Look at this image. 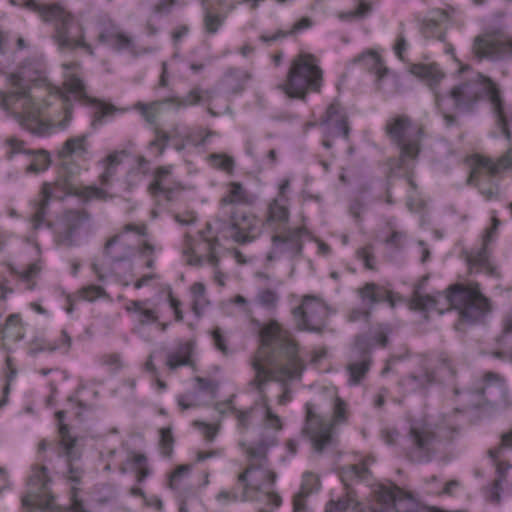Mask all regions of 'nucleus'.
Wrapping results in <instances>:
<instances>
[{
    "label": "nucleus",
    "instance_id": "nucleus-34",
    "mask_svg": "<svg viewBox=\"0 0 512 512\" xmlns=\"http://www.w3.org/2000/svg\"><path fill=\"white\" fill-rule=\"evenodd\" d=\"M87 152V136L80 135L68 138L61 149L58 151V157L63 160V164L68 166L73 165L72 163L65 162L73 155L81 156ZM71 170V167H69Z\"/></svg>",
    "mask_w": 512,
    "mask_h": 512
},
{
    "label": "nucleus",
    "instance_id": "nucleus-41",
    "mask_svg": "<svg viewBox=\"0 0 512 512\" xmlns=\"http://www.w3.org/2000/svg\"><path fill=\"white\" fill-rule=\"evenodd\" d=\"M146 301L132 300L129 301L125 307L129 313H135L138 317V322L141 325H147L158 321L157 312L154 309L145 307Z\"/></svg>",
    "mask_w": 512,
    "mask_h": 512
},
{
    "label": "nucleus",
    "instance_id": "nucleus-55",
    "mask_svg": "<svg viewBox=\"0 0 512 512\" xmlns=\"http://www.w3.org/2000/svg\"><path fill=\"white\" fill-rule=\"evenodd\" d=\"M79 294L82 299L90 301V302H93L98 298H103V297L108 296L106 291L104 290V288L101 286H98V285H89V286L83 287L79 291Z\"/></svg>",
    "mask_w": 512,
    "mask_h": 512
},
{
    "label": "nucleus",
    "instance_id": "nucleus-20",
    "mask_svg": "<svg viewBox=\"0 0 512 512\" xmlns=\"http://www.w3.org/2000/svg\"><path fill=\"white\" fill-rule=\"evenodd\" d=\"M47 469L41 467L37 469L30 477V482L39 485L43 490L46 488ZM23 505L31 509V512H60L55 503L54 497L43 491L42 495L37 497L26 496L22 500Z\"/></svg>",
    "mask_w": 512,
    "mask_h": 512
},
{
    "label": "nucleus",
    "instance_id": "nucleus-42",
    "mask_svg": "<svg viewBox=\"0 0 512 512\" xmlns=\"http://www.w3.org/2000/svg\"><path fill=\"white\" fill-rule=\"evenodd\" d=\"M350 506H353L355 512L360 509H368V506H363L357 502L353 491H348L346 495L337 501L331 500L327 503L325 512H345Z\"/></svg>",
    "mask_w": 512,
    "mask_h": 512
},
{
    "label": "nucleus",
    "instance_id": "nucleus-16",
    "mask_svg": "<svg viewBox=\"0 0 512 512\" xmlns=\"http://www.w3.org/2000/svg\"><path fill=\"white\" fill-rule=\"evenodd\" d=\"M71 170L67 164L61 167L59 179L56 180V187H59V191L63 197L69 194H75L78 197L89 201L92 199L105 200L108 194L105 190L96 186H86L77 188L73 183V176L77 174L80 168L77 165H70Z\"/></svg>",
    "mask_w": 512,
    "mask_h": 512
},
{
    "label": "nucleus",
    "instance_id": "nucleus-4",
    "mask_svg": "<svg viewBox=\"0 0 512 512\" xmlns=\"http://www.w3.org/2000/svg\"><path fill=\"white\" fill-rule=\"evenodd\" d=\"M26 7L37 13L44 22L54 23V40L59 49L74 50L81 47L93 54L92 47L85 42L82 25L60 4H42L36 0H28Z\"/></svg>",
    "mask_w": 512,
    "mask_h": 512
},
{
    "label": "nucleus",
    "instance_id": "nucleus-13",
    "mask_svg": "<svg viewBox=\"0 0 512 512\" xmlns=\"http://www.w3.org/2000/svg\"><path fill=\"white\" fill-rule=\"evenodd\" d=\"M222 217L229 222L230 237L237 243H250L260 235V221L254 215L237 210Z\"/></svg>",
    "mask_w": 512,
    "mask_h": 512
},
{
    "label": "nucleus",
    "instance_id": "nucleus-28",
    "mask_svg": "<svg viewBox=\"0 0 512 512\" xmlns=\"http://www.w3.org/2000/svg\"><path fill=\"white\" fill-rule=\"evenodd\" d=\"M63 198L62 193L59 191V187H56V181L54 183H43L40 191V199L35 204V212L32 216L34 229L40 228L44 223L50 200Z\"/></svg>",
    "mask_w": 512,
    "mask_h": 512
},
{
    "label": "nucleus",
    "instance_id": "nucleus-54",
    "mask_svg": "<svg viewBox=\"0 0 512 512\" xmlns=\"http://www.w3.org/2000/svg\"><path fill=\"white\" fill-rule=\"evenodd\" d=\"M174 445V438L170 427L162 428L160 430V448L161 453L169 457L172 454Z\"/></svg>",
    "mask_w": 512,
    "mask_h": 512
},
{
    "label": "nucleus",
    "instance_id": "nucleus-53",
    "mask_svg": "<svg viewBox=\"0 0 512 512\" xmlns=\"http://www.w3.org/2000/svg\"><path fill=\"white\" fill-rule=\"evenodd\" d=\"M6 145L8 150L6 152V156L8 159H12L16 154L24 153L29 154L31 152L30 149L26 148V143L18 139L16 137H9L6 139Z\"/></svg>",
    "mask_w": 512,
    "mask_h": 512
},
{
    "label": "nucleus",
    "instance_id": "nucleus-37",
    "mask_svg": "<svg viewBox=\"0 0 512 512\" xmlns=\"http://www.w3.org/2000/svg\"><path fill=\"white\" fill-rule=\"evenodd\" d=\"M192 351L193 344L191 342L180 343L174 351L168 353L166 365L171 370L177 369L180 366L191 365Z\"/></svg>",
    "mask_w": 512,
    "mask_h": 512
},
{
    "label": "nucleus",
    "instance_id": "nucleus-12",
    "mask_svg": "<svg viewBox=\"0 0 512 512\" xmlns=\"http://www.w3.org/2000/svg\"><path fill=\"white\" fill-rule=\"evenodd\" d=\"M500 35L495 30L476 36L472 46L474 56L479 60L512 57V38H498Z\"/></svg>",
    "mask_w": 512,
    "mask_h": 512
},
{
    "label": "nucleus",
    "instance_id": "nucleus-61",
    "mask_svg": "<svg viewBox=\"0 0 512 512\" xmlns=\"http://www.w3.org/2000/svg\"><path fill=\"white\" fill-rule=\"evenodd\" d=\"M450 19V12L444 9H434L430 13L427 23L434 26L447 22Z\"/></svg>",
    "mask_w": 512,
    "mask_h": 512
},
{
    "label": "nucleus",
    "instance_id": "nucleus-30",
    "mask_svg": "<svg viewBox=\"0 0 512 512\" xmlns=\"http://www.w3.org/2000/svg\"><path fill=\"white\" fill-rule=\"evenodd\" d=\"M465 260L469 268V273H485L490 276H496V267L489 258V251L486 246L481 245L480 248L464 251Z\"/></svg>",
    "mask_w": 512,
    "mask_h": 512
},
{
    "label": "nucleus",
    "instance_id": "nucleus-8",
    "mask_svg": "<svg viewBox=\"0 0 512 512\" xmlns=\"http://www.w3.org/2000/svg\"><path fill=\"white\" fill-rule=\"evenodd\" d=\"M478 100L476 85L462 82L451 88L448 94L435 93V105L442 113L445 124L450 127L457 123L453 110H470Z\"/></svg>",
    "mask_w": 512,
    "mask_h": 512
},
{
    "label": "nucleus",
    "instance_id": "nucleus-25",
    "mask_svg": "<svg viewBox=\"0 0 512 512\" xmlns=\"http://www.w3.org/2000/svg\"><path fill=\"white\" fill-rule=\"evenodd\" d=\"M420 368L419 372L411 373L400 380L399 385L406 392L412 393L427 389L429 386L436 383V373L431 371L429 360L426 357L421 358Z\"/></svg>",
    "mask_w": 512,
    "mask_h": 512
},
{
    "label": "nucleus",
    "instance_id": "nucleus-5",
    "mask_svg": "<svg viewBox=\"0 0 512 512\" xmlns=\"http://www.w3.org/2000/svg\"><path fill=\"white\" fill-rule=\"evenodd\" d=\"M323 72L318 59L309 53H300L292 61L286 80L279 87L292 98L304 99L308 91H319Z\"/></svg>",
    "mask_w": 512,
    "mask_h": 512
},
{
    "label": "nucleus",
    "instance_id": "nucleus-3",
    "mask_svg": "<svg viewBox=\"0 0 512 512\" xmlns=\"http://www.w3.org/2000/svg\"><path fill=\"white\" fill-rule=\"evenodd\" d=\"M12 90L8 93L0 91V106L25 129L36 136L50 133L52 125L40 120L41 106L30 95V82L27 71L21 69L7 75Z\"/></svg>",
    "mask_w": 512,
    "mask_h": 512
},
{
    "label": "nucleus",
    "instance_id": "nucleus-39",
    "mask_svg": "<svg viewBox=\"0 0 512 512\" xmlns=\"http://www.w3.org/2000/svg\"><path fill=\"white\" fill-rule=\"evenodd\" d=\"M250 79L251 74L248 71L231 68L223 78V85L231 93H240Z\"/></svg>",
    "mask_w": 512,
    "mask_h": 512
},
{
    "label": "nucleus",
    "instance_id": "nucleus-63",
    "mask_svg": "<svg viewBox=\"0 0 512 512\" xmlns=\"http://www.w3.org/2000/svg\"><path fill=\"white\" fill-rule=\"evenodd\" d=\"M389 333L390 329L387 326L379 325L374 331L373 340L381 347H385L388 343Z\"/></svg>",
    "mask_w": 512,
    "mask_h": 512
},
{
    "label": "nucleus",
    "instance_id": "nucleus-6",
    "mask_svg": "<svg viewBox=\"0 0 512 512\" xmlns=\"http://www.w3.org/2000/svg\"><path fill=\"white\" fill-rule=\"evenodd\" d=\"M385 132L390 140L400 149V161L414 160L421 150L424 136L423 126L406 114L390 118L385 125Z\"/></svg>",
    "mask_w": 512,
    "mask_h": 512
},
{
    "label": "nucleus",
    "instance_id": "nucleus-21",
    "mask_svg": "<svg viewBox=\"0 0 512 512\" xmlns=\"http://www.w3.org/2000/svg\"><path fill=\"white\" fill-rule=\"evenodd\" d=\"M90 220V214L83 209L67 210L60 218L59 239L67 245L74 244L75 236Z\"/></svg>",
    "mask_w": 512,
    "mask_h": 512
},
{
    "label": "nucleus",
    "instance_id": "nucleus-45",
    "mask_svg": "<svg viewBox=\"0 0 512 512\" xmlns=\"http://www.w3.org/2000/svg\"><path fill=\"white\" fill-rule=\"evenodd\" d=\"M480 167L488 168L492 174H498L503 170L512 168V146L497 161L486 157L480 160Z\"/></svg>",
    "mask_w": 512,
    "mask_h": 512
},
{
    "label": "nucleus",
    "instance_id": "nucleus-58",
    "mask_svg": "<svg viewBox=\"0 0 512 512\" xmlns=\"http://www.w3.org/2000/svg\"><path fill=\"white\" fill-rule=\"evenodd\" d=\"M370 10H371V6L369 3L360 1L358 6L355 9L350 10L345 13H342L340 15V17L342 19H352V18L361 19V18L365 17L370 12Z\"/></svg>",
    "mask_w": 512,
    "mask_h": 512
},
{
    "label": "nucleus",
    "instance_id": "nucleus-51",
    "mask_svg": "<svg viewBox=\"0 0 512 512\" xmlns=\"http://www.w3.org/2000/svg\"><path fill=\"white\" fill-rule=\"evenodd\" d=\"M256 300L261 306L267 309H274L279 301V295L276 289L269 287L261 288L257 292Z\"/></svg>",
    "mask_w": 512,
    "mask_h": 512
},
{
    "label": "nucleus",
    "instance_id": "nucleus-2",
    "mask_svg": "<svg viewBox=\"0 0 512 512\" xmlns=\"http://www.w3.org/2000/svg\"><path fill=\"white\" fill-rule=\"evenodd\" d=\"M422 284H418L411 296V307L421 311L437 310L439 314L443 310L438 308L440 298L444 299L451 308L459 312V319L463 322L474 324L482 321L492 310L490 300L482 294L479 284L455 283L446 289V293L433 297L421 292Z\"/></svg>",
    "mask_w": 512,
    "mask_h": 512
},
{
    "label": "nucleus",
    "instance_id": "nucleus-27",
    "mask_svg": "<svg viewBox=\"0 0 512 512\" xmlns=\"http://www.w3.org/2000/svg\"><path fill=\"white\" fill-rule=\"evenodd\" d=\"M409 71L415 77L421 79L433 93H439L438 87L445 79L446 74L436 63L412 64Z\"/></svg>",
    "mask_w": 512,
    "mask_h": 512
},
{
    "label": "nucleus",
    "instance_id": "nucleus-33",
    "mask_svg": "<svg viewBox=\"0 0 512 512\" xmlns=\"http://www.w3.org/2000/svg\"><path fill=\"white\" fill-rule=\"evenodd\" d=\"M483 379L486 382V386L482 389V393H484L485 390L489 388L490 384H496L500 393V398L494 401V405L502 409L511 408L512 399L505 384V379L501 375L494 372L485 373Z\"/></svg>",
    "mask_w": 512,
    "mask_h": 512
},
{
    "label": "nucleus",
    "instance_id": "nucleus-9",
    "mask_svg": "<svg viewBox=\"0 0 512 512\" xmlns=\"http://www.w3.org/2000/svg\"><path fill=\"white\" fill-rule=\"evenodd\" d=\"M441 440L440 431L432 424L412 423L407 434L409 457L417 462L429 461Z\"/></svg>",
    "mask_w": 512,
    "mask_h": 512
},
{
    "label": "nucleus",
    "instance_id": "nucleus-11",
    "mask_svg": "<svg viewBox=\"0 0 512 512\" xmlns=\"http://www.w3.org/2000/svg\"><path fill=\"white\" fill-rule=\"evenodd\" d=\"M238 482L243 484L242 501L256 500L255 494L269 489L275 482L276 474L255 464H250L238 475Z\"/></svg>",
    "mask_w": 512,
    "mask_h": 512
},
{
    "label": "nucleus",
    "instance_id": "nucleus-17",
    "mask_svg": "<svg viewBox=\"0 0 512 512\" xmlns=\"http://www.w3.org/2000/svg\"><path fill=\"white\" fill-rule=\"evenodd\" d=\"M172 171V165L159 166L153 171L152 180L147 187L153 198L163 197L167 201H172L175 194L182 190L181 184L173 180Z\"/></svg>",
    "mask_w": 512,
    "mask_h": 512
},
{
    "label": "nucleus",
    "instance_id": "nucleus-50",
    "mask_svg": "<svg viewBox=\"0 0 512 512\" xmlns=\"http://www.w3.org/2000/svg\"><path fill=\"white\" fill-rule=\"evenodd\" d=\"M164 103H168L166 99L162 101H154L148 104L138 102L135 104V109L148 123L154 124L156 122L157 116L161 111V106Z\"/></svg>",
    "mask_w": 512,
    "mask_h": 512
},
{
    "label": "nucleus",
    "instance_id": "nucleus-64",
    "mask_svg": "<svg viewBox=\"0 0 512 512\" xmlns=\"http://www.w3.org/2000/svg\"><path fill=\"white\" fill-rule=\"evenodd\" d=\"M170 136L167 132L162 130L156 131V139L151 142L152 146L158 147V156H162L168 143Z\"/></svg>",
    "mask_w": 512,
    "mask_h": 512
},
{
    "label": "nucleus",
    "instance_id": "nucleus-52",
    "mask_svg": "<svg viewBox=\"0 0 512 512\" xmlns=\"http://www.w3.org/2000/svg\"><path fill=\"white\" fill-rule=\"evenodd\" d=\"M263 415L260 418L263 420L264 425L268 428H272L275 432H279L282 429V422L278 415L273 413L269 408L266 397L263 396Z\"/></svg>",
    "mask_w": 512,
    "mask_h": 512
},
{
    "label": "nucleus",
    "instance_id": "nucleus-57",
    "mask_svg": "<svg viewBox=\"0 0 512 512\" xmlns=\"http://www.w3.org/2000/svg\"><path fill=\"white\" fill-rule=\"evenodd\" d=\"M222 23L223 18L220 15L214 14L210 11L206 12L204 16V27L209 34L216 33Z\"/></svg>",
    "mask_w": 512,
    "mask_h": 512
},
{
    "label": "nucleus",
    "instance_id": "nucleus-35",
    "mask_svg": "<svg viewBox=\"0 0 512 512\" xmlns=\"http://www.w3.org/2000/svg\"><path fill=\"white\" fill-rule=\"evenodd\" d=\"M232 415L237 420V427L242 432L247 431L253 424H255L263 415V409L254 404L246 409H232Z\"/></svg>",
    "mask_w": 512,
    "mask_h": 512
},
{
    "label": "nucleus",
    "instance_id": "nucleus-7",
    "mask_svg": "<svg viewBox=\"0 0 512 512\" xmlns=\"http://www.w3.org/2000/svg\"><path fill=\"white\" fill-rule=\"evenodd\" d=\"M357 512H419L413 497L394 484H380L373 490L368 509Z\"/></svg>",
    "mask_w": 512,
    "mask_h": 512
},
{
    "label": "nucleus",
    "instance_id": "nucleus-14",
    "mask_svg": "<svg viewBox=\"0 0 512 512\" xmlns=\"http://www.w3.org/2000/svg\"><path fill=\"white\" fill-rule=\"evenodd\" d=\"M305 409L306 420L302 433L309 436L315 451L321 453L331 443L332 425L316 412L313 404L307 403Z\"/></svg>",
    "mask_w": 512,
    "mask_h": 512
},
{
    "label": "nucleus",
    "instance_id": "nucleus-46",
    "mask_svg": "<svg viewBox=\"0 0 512 512\" xmlns=\"http://www.w3.org/2000/svg\"><path fill=\"white\" fill-rule=\"evenodd\" d=\"M204 94L208 95L209 92H204L201 88L194 87L184 97L167 98L166 101L174 104L179 109L199 104L203 100Z\"/></svg>",
    "mask_w": 512,
    "mask_h": 512
},
{
    "label": "nucleus",
    "instance_id": "nucleus-23",
    "mask_svg": "<svg viewBox=\"0 0 512 512\" xmlns=\"http://www.w3.org/2000/svg\"><path fill=\"white\" fill-rule=\"evenodd\" d=\"M322 125L325 126V132L330 137H343L348 139L350 128L347 122V116L344 109L338 103H332L328 106Z\"/></svg>",
    "mask_w": 512,
    "mask_h": 512
},
{
    "label": "nucleus",
    "instance_id": "nucleus-29",
    "mask_svg": "<svg viewBox=\"0 0 512 512\" xmlns=\"http://www.w3.org/2000/svg\"><path fill=\"white\" fill-rule=\"evenodd\" d=\"M430 369L436 373V382L450 384L453 386L455 395L460 393L455 383L457 375L455 363L446 352H439L436 355L433 367H430Z\"/></svg>",
    "mask_w": 512,
    "mask_h": 512
},
{
    "label": "nucleus",
    "instance_id": "nucleus-22",
    "mask_svg": "<svg viewBox=\"0 0 512 512\" xmlns=\"http://www.w3.org/2000/svg\"><path fill=\"white\" fill-rule=\"evenodd\" d=\"M484 89L492 106L496 118V124L500 128L505 138L511 140V132L508 128L509 120L512 121V108L509 116L506 114L504 104L501 98L500 90L495 82L489 78L484 79Z\"/></svg>",
    "mask_w": 512,
    "mask_h": 512
},
{
    "label": "nucleus",
    "instance_id": "nucleus-36",
    "mask_svg": "<svg viewBox=\"0 0 512 512\" xmlns=\"http://www.w3.org/2000/svg\"><path fill=\"white\" fill-rule=\"evenodd\" d=\"M119 241L120 236L115 235L107 241L104 247V255L113 263L127 261L132 256V248L128 245L119 243Z\"/></svg>",
    "mask_w": 512,
    "mask_h": 512
},
{
    "label": "nucleus",
    "instance_id": "nucleus-49",
    "mask_svg": "<svg viewBox=\"0 0 512 512\" xmlns=\"http://www.w3.org/2000/svg\"><path fill=\"white\" fill-rule=\"evenodd\" d=\"M359 62L364 67L374 72L378 79L383 78L387 73V68L383 66L380 56L375 52H369L359 58Z\"/></svg>",
    "mask_w": 512,
    "mask_h": 512
},
{
    "label": "nucleus",
    "instance_id": "nucleus-40",
    "mask_svg": "<svg viewBox=\"0 0 512 512\" xmlns=\"http://www.w3.org/2000/svg\"><path fill=\"white\" fill-rule=\"evenodd\" d=\"M360 297L363 302H366L369 305H373L375 303L388 301L392 303V295L391 292L385 290L384 288L374 284L367 283L359 290Z\"/></svg>",
    "mask_w": 512,
    "mask_h": 512
},
{
    "label": "nucleus",
    "instance_id": "nucleus-48",
    "mask_svg": "<svg viewBox=\"0 0 512 512\" xmlns=\"http://www.w3.org/2000/svg\"><path fill=\"white\" fill-rule=\"evenodd\" d=\"M277 438L275 435L262 437L255 446H250L246 449V453L250 459H263L266 456L267 450L276 445Z\"/></svg>",
    "mask_w": 512,
    "mask_h": 512
},
{
    "label": "nucleus",
    "instance_id": "nucleus-32",
    "mask_svg": "<svg viewBox=\"0 0 512 512\" xmlns=\"http://www.w3.org/2000/svg\"><path fill=\"white\" fill-rule=\"evenodd\" d=\"M99 41L117 51H134L135 49L133 37L118 28L107 29L102 32L99 35Z\"/></svg>",
    "mask_w": 512,
    "mask_h": 512
},
{
    "label": "nucleus",
    "instance_id": "nucleus-10",
    "mask_svg": "<svg viewBox=\"0 0 512 512\" xmlns=\"http://www.w3.org/2000/svg\"><path fill=\"white\" fill-rule=\"evenodd\" d=\"M328 307L319 299L305 296L302 304L294 309L297 326L301 330L320 333L326 325Z\"/></svg>",
    "mask_w": 512,
    "mask_h": 512
},
{
    "label": "nucleus",
    "instance_id": "nucleus-59",
    "mask_svg": "<svg viewBox=\"0 0 512 512\" xmlns=\"http://www.w3.org/2000/svg\"><path fill=\"white\" fill-rule=\"evenodd\" d=\"M357 256L360 260L363 261L364 266L369 270H375V256L373 254L372 246L368 245L363 248H360L357 251Z\"/></svg>",
    "mask_w": 512,
    "mask_h": 512
},
{
    "label": "nucleus",
    "instance_id": "nucleus-56",
    "mask_svg": "<svg viewBox=\"0 0 512 512\" xmlns=\"http://www.w3.org/2000/svg\"><path fill=\"white\" fill-rule=\"evenodd\" d=\"M7 333H12L15 340H21L23 333L21 332V319L18 314H11L7 317L4 324Z\"/></svg>",
    "mask_w": 512,
    "mask_h": 512
},
{
    "label": "nucleus",
    "instance_id": "nucleus-18",
    "mask_svg": "<svg viewBox=\"0 0 512 512\" xmlns=\"http://www.w3.org/2000/svg\"><path fill=\"white\" fill-rule=\"evenodd\" d=\"M77 438L69 433L67 425L61 427L60 455L65 456L68 464L67 479L75 484L80 483L83 476V468L76 461L80 458V452L76 448Z\"/></svg>",
    "mask_w": 512,
    "mask_h": 512
},
{
    "label": "nucleus",
    "instance_id": "nucleus-24",
    "mask_svg": "<svg viewBox=\"0 0 512 512\" xmlns=\"http://www.w3.org/2000/svg\"><path fill=\"white\" fill-rule=\"evenodd\" d=\"M368 349L369 345L366 342V339L362 336H358L355 341L354 351L357 354H361V359L352 360L347 365L350 385L359 384L368 373L371 363L370 357L368 355Z\"/></svg>",
    "mask_w": 512,
    "mask_h": 512
},
{
    "label": "nucleus",
    "instance_id": "nucleus-19",
    "mask_svg": "<svg viewBox=\"0 0 512 512\" xmlns=\"http://www.w3.org/2000/svg\"><path fill=\"white\" fill-rule=\"evenodd\" d=\"M486 158L485 156L476 155L473 158V165L470 175L467 179L468 185H474L478 188L481 195L486 200L498 199L499 187L498 184L491 180L492 174L488 168L480 167V160Z\"/></svg>",
    "mask_w": 512,
    "mask_h": 512
},
{
    "label": "nucleus",
    "instance_id": "nucleus-60",
    "mask_svg": "<svg viewBox=\"0 0 512 512\" xmlns=\"http://www.w3.org/2000/svg\"><path fill=\"white\" fill-rule=\"evenodd\" d=\"M203 240L207 243V249H208V257L207 261L210 265H212L215 269H217L219 264V258L216 255V247L219 245L218 238H205L203 237Z\"/></svg>",
    "mask_w": 512,
    "mask_h": 512
},
{
    "label": "nucleus",
    "instance_id": "nucleus-1",
    "mask_svg": "<svg viewBox=\"0 0 512 512\" xmlns=\"http://www.w3.org/2000/svg\"><path fill=\"white\" fill-rule=\"evenodd\" d=\"M260 346L251 365L255 372L250 385L259 393L269 381L279 382L283 387L278 404L285 405L291 399L288 383L300 380L305 370L304 361L298 356V348L290 333L277 322H270L261 329Z\"/></svg>",
    "mask_w": 512,
    "mask_h": 512
},
{
    "label": "nucleus",
    "instance_id": "nucleus-43",
    "mask_svg": "<svg viewBox=\"0 0 512 512\" xmlns=\"http://www.w3.org/2000/svg\"><path fill=\"white\" fill-rule=\"evenodd\" d=\"M192 470V465L190 464H184L178 466L170 475L168 487L174 491L177 492V494L180 493H187V491L192 490L191 488L185 489V480L189 476L190 472Z\"/></svg>",
    "mask_w": 512,
    "mask_h": 512
},
{
    "label": "nucleus",
    "instance_id": "nucleus-31",
    "mask_svg": "<svg viewBox=\"0 0 512 512\" xmlns=\"http://www.w3.org/2000/svg\"><path fill=\"white\" fill-rule=\"evenodd\" d=\"M251 202L248 192L239 182H231L228 186V192L220 200L221 216L228 215L239 210L237 205L249 204Z\"/></svg>",
    "mask_w": 512,
    "mask_h": 512
},
{
    "label": "nucleus",
    "instance_id": "nucleus-47",
    "mask_svg": "<svg viewBox=\"0 0 512 512\" xmlns=\"http://www.w3.org/2000/svg\"><path fill=\"white\" fill-rule=\"evenodd\" d=\"M33 156L31 163L26 167L27 173H39L45 171L50 165L49 153L43 149L31 150Z\"/></svg>",
    "mask_w": 512,
    "mask_h": 512
},
{
    "label": "nucleus",
    "instance_id": "nucleus-62",
    "mask_svg": "<svg viewBox=\"0 0 512 512\" xmlns=\"http://www.w3.org/2000/svg\"><path fill=\"white\" fill-rule=\"evenodd\" d=\"M177 0H159L153 7L152 12L157 15H167L171 12Z\"/></svg>",
    "mask_w": 512,
    "mask_h": 512
},
{
    "label": "nucleus",
    "instance_id": "nucleus-44",
    "mask_svg": "<svg viewBox=\"0 0 512 512\" xmlns=\"http://www.w3.org/2000/svg\"><path fill=\"white\" fill-rule=\"evenodd\" d=\"M312 25H313V20L310 17H302L293 24L292 28L289 31L278 30L276 33H274L271 36L261 35L260 39L263 42L276 41L280 38H284L287 36H292L297 33H300L301 31L312 27Z\"/></svg>",
    "mask_w": 512,
    "mask_h": 512
},
{
    "label": "nucleus",
    "instance_id": "nucleus-38",
    "mask_svg": "<svg viewBox=\"0 0 512 512\" xmlns=\"http://www.w3.org/2000/svg\"><path fill=\"white\" fill-rule=\"evenodd\" d=\"M289 219L287 199L284 195L272 200L268 206L267 224H284Z\"/></svg>",
    "mask_w": 512,
    "mask_h": 512
},
{
    "label": "nucleus",
    "instance_id": "nucleus-15",
    "mask_svg": "<svg viewBox=\"0 0 512 512\" xmlns=\"http://www.w3.org/2000/svg\"><path fill=\"white\" fill-rule=\"evenodd\" d=\"M64 86L67 91L71 93L76 100L82 101L83 103L92 104L94 107V118L92 121L93 126L102 124L104 118L111 117L118 111V109L112 104L105 103L103 101L90 98L85 90V85L81 79L77 76L70 74L66 76L64 80Z\"/></svg>",
    "mask_w": 512,
    "mask_h": 512
},
{
    "label": "nucleus",
    "instance_id": "nucleus-26",
    "mask_svg": "<svg viewBox=\"0 0 512 512\" xmlns=\"http://www.w3.org/2000/svg\"><path fill=\"white\" fill-rule=\"evenodd\" d=\"M303 234L304 229L297 227L289 229L283 234L274 235L272 241L276 252L287 253L291 257L300 255L302 251Z\"/></svg>",
    "mask_w": 512,
    "mask_h": 512
}]
</instances>
